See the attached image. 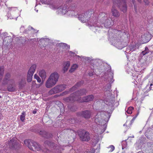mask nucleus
Returning a JSON list of instances; mask_svg holds the SVG:
<instances>
[{"label":"nucleus","mask_w":153,"mask_h":153,"mask_svg":"<svg viewBox=\"0 0 153 153\" xmlns=\"http://www.w3.org/2000/svg\"><path fill=\"white\" fill-rule=\"evenodd\" d=\"M84 83V81H81L77 83L71 89L70 91L72 92L75 91L77 87H78Z\"/></svg>","instance_id":"nucleus-19"},{"label":"nucleus","mask_w":153,"mask_h":153,"mask_svg":"<svg viewBox=\"0 0 153 153\" xmlns=\"http://www.w3.org/2000/svg\"><path fill=\"white\" fill-rule=\"evenodd\" d=\"M84 14L85 13L82 14L79 16L80 20L81 21L83 22H87L89 19L88 18V17L86 15V16H85V15H84Z\"/></svg>","instance_id":"nucleus-21"},{"label":"nucleus","mask_w":153,"mask_h":153,"mask_svg":"<svg viewBox=\"0 0 153 153\" xmlns=\"http://www.w3.org/2000/svg\"><path fill=\"white\" fill-rule=\"evenodd\" d=\"M36 67L35 64L32 65L30 68L27 74V81L28 82H30L32 79V76Z\"/></svg>","instance_id":"nucleus-8"},{"label":"nucleus","mask_w":153,"mask_h":153,"mask_svg":"<svg viewBox=\"0 0 153 153\" xmlns=\"http://www.w3.org/2000/svg\"><path fill=\"white\" fill-rule=\"evenodd\" d=\"M59 75L56 72H54L52 73L49 77L51 79L53 80L56 82H57L58 81Z\"/></svg>","instance_id":"nucleus-16"},{"label":"nucleus","mask_w":153,"mask_h":153,"mask_svg":"<svg viewBox=\"0 0 153 153\" xmlns=\"http://www.w3.org/2000/svg\"><path fill=\"white\" fill-rule=\"evenodd\" d=\"M108 148L110 149V150L109 151V152H112L115 149L114 146L113 145L110 146Z\"/></svg>","instance_id":"nucleus-34"},{"label":"nucleus","mask_w":153,"mask_h":153,"mask_svg":"<svg viewBox=\"0 0 153 153\" xmlns=\"http://www.w3.org/2000/svg\"><path fill=\"white\" fill-rule=\"evenodd\" d=\"M4 40H5V39H4V40H3V41H4Z\"/></svg>","instance_id":"nucleus-46"},{"label":"nucleus","mask_w":153,"mask_h":153,"mask_svg":"<svg viewBox=\"0 0 153 153\" xmlns=\"http://www.w3.org/2000/svg\"><path fill=\"white\" fill-rule=\"evenodd\" d=\"M87 92V91L85 89H80V90L77 92L73 93L70 96L64 99V100L67 102H72L75 101H77V100H75L76 98L78 100L79 99H80V98H81L79 97V96L84 94H85Z\"/></svg>","instance_id":"nucleus-2"},{"label":"nucleus","mask_w":153,"mask_h":153,"mask_svg":"<svg viewBox=\"0 0 153 153\" xmlns=\"http://www.w3.org/2000/svg\"><path fill=\"white\" fill-rule=\"evenodd\" d=\"M94 13V11L93 9H90L88 11L86 12L85 13L84 15L88 17V18H90L91 15Z\"/></svg>","instance_id":"nucleus-23"},{"label":"nucleus","mask_w":153,"mask_h":153,"mask_svg":"<svg viewBox=\"0 0 153 153\" xmlns=\"http://www.w3.org/2000/svg\"><path fill=\"white\" fill-rule=\"evenodd\" d=\"M142 40L144 43L148 42L150 39V36L149 34H144L142 36Z\"/></svg>","instance_id":"nucleus-17"},{"label":"nucleus","mask_w":153,"mask_h":153,"mask_svg":"<svg viewBox=\"0 0 153 153\" xmlns=\"http://www.w3.org/2000/svg\"><path fill=\"white\" fill-rule=\"evenodd\" d=\"M25 112H23L22 113V114L20 116V120L22 122H24L25 120Z\"/></svg>","instance_id":"nucleus-27"},{"label":"nucleus","mask_w":153,"mask_h":153,"mask_svg":"<svg viewBox=\"0 0 153 153\" xmlns=\"http://www.w3.org/2000/svg\"><path fill=\"white\" fill-rule=\"evenodd\" d=\"M65 85H57L53 88L51 89L48 92L50 95H52L58 93L64 90L66 88Z\"/></svg>","instance_id":"nucleus-4"},{"label":"nucleus","mask_w":153,"mask_h":153,"mask_svg":"<svg viewBox=\"0 0 153 153\" xmlns=\"http://www.w3.org/2000/svg\"><path fill=\"white\" fill-rule=\"evenodd\" d=\"M34 78L36 79L37 82H40L41 81V79L36 74H35L34 76Z\"/></svg>","instance_id":"nucleus-32"},{"label":"nucleus","mask_w":153,"mask_h":153,"mask_svg":"<svg viewBox=\"0 0 153 153\" xmlns=\"http://www.w3.org/2000/svg\"><path fill=\"white\" fill-rule=\"evenodd\" d=\"M134 8L135 11L136 12L137 11L136 7L135 5H134Z\"/></svg>","instance_id":"nucleus-41"},{"label":"nucleus","mask_w":153,"mask_h":153,"mask_svg":"<svg viewBox=\"0 0 153 153\" xmlns=\"http://www.w3.org/2000/svg\"><path fill=\"white\" fill-rule=\"evenodd\" d=\"M72 1V0H67L65 4H62L59 7V9L62 13L65 14L69 11V7L67 4L69 2H71Z\"/></svg>","instance_id":"nucleus-11"},{"label":"nucleus","mask_w":153,"mask_h":153,"mask_svg":"<svg viewBox=\"0 0 153 153\" xmlns=\"http://www.w3.org/2000/svg\"><path fill=\"white\" fill-rule=\"evenodd\" d=\"M70 62L68 61H67L64 63V67L63 69V70L64 71V72H65L68 70L70 66Z\"/></svg>","instance_id":"nucleus-24"},{"label":"nucleus","mask_w":153,"mask_h":153,"mask_svg":"<svg viewBox=\"0 0 153 153\" xmlns=\"http://www.w3.org/2000/svg\"><path fill=\"white\" fill-rule=\"evenodd\" d=\"M151 82H152V83L150 84V87L149 88L150 90H151L152 87H151L152 85H153V79H152V80L151 81Z\"/></svg>","instance_id":"nucleus-35"},{"label":"nucleus","mask_w":153,"mask_h":153,"mask_svg":"<svg viewBox=\"0 0 153 153\" xmlns=\"http://www.w3.org/2000/svg\"><path fill=\"white\" fill-rule=\"evenodd\" d=\"M76 7L75 5L74 6H70L69 7L68 10H73L74 11L76 9Z\"/></svg>","instance_id":"nucleus-33"},{"label":"nucleus","mask_w":153,"mask_h":153,"mask_svg":"<svg viewBox=\"0 0 153 153\" xmlns=\"http://www.w3.org/2000/svg\"><path fill=\"white\" fill-rule=\"evenodd\" d=\"M47 150V151H46V152H47V153H48V152H47V151H48V150Z\"/></svg>","instance_id":"nucleus-44"},{"label":"nucleus","mask_w":153,"mask_h":153,"mask_svg":"<svg viewBox=\"0 0 153 153\" xmlns=\"http://www.w3.org/2000/svg\"><path fill=\"white\" fill-rule=\"evenodd\" d=\"M111 19H106L104 22H103L104 25L107 28H108L111 27Z\"/></svg>","instance_id":"nucleus-22"},{"label":"nucleus","mask_w":153,"mask_h":153,"mask_svg":"<svg viewBox=\"0 0 153 153\" xmlns=\"http://www.w3.org/2000/svg\"><path fill=\"white\" fill-rule=\"evenodd\" d=\"M89 76H93V73H89Z\"/></svg>","instance_id":"nucleus-38"},{"label":"nucleus","mask_w":153,"mask_h":153,"mask_svg":"<svg viewBox=\"0 0 153 153\" xmlns=\"http://www.w3.org/2000/svg\"><path fill=\"white\" fill-rule=\"evenodd\" d=\"M125 1L126 0H113V4L115 5L116 3H117V4L119 6L118 4H120V3H121V4H123L122 5V7H123V9L122 7H121V6H119V7L122 12L123 13H125L126 12L127 10V6L125 2Z\"/></svg>","instance_id":"nucleus-9"},{"label":"nucleus","mask_w":153,"mask_h":153,"mask_svg":"<svg viewBox=\"0 0 153 153\" xmlns=\"http://www.w3.org/2000/svg\"><path fill=\"white\" fill-rule=\"evenodd\" d=\"M36 110H33V114H36Z\"/></svg>","instance_id":"nucleus-40"},{"label":"nucleus","mask_w":153,"mask_h":153,"mask_svg":"<svg viewBox=\"0 0 153 153\" xmlns=\"http://www.w3.org/2000/svg\"><path fill=\"white\" fill-rule=\"evenodd\" d=\"M11 75L10 73H7L6 74L2 80V84L3 85H8L7 89L9 91H14L16 90L14 86L15 82L14 79H10Z\"/></svg>","instance_id":"nucleus-1"},{"label":"nucleus","mask_w":153,"mask_h":153,"mask_svg":"<svg viewBox=\"0 0 153 153\" xmlns=\"http://www.w3.org/2000/svg\"><path fill=\"white\" fill-rule=\"evenodd\" d=\"M78 65L76 64H74L71 67L69 70V72L71 73L73 72L77 68H78Z\"/></svg>","instance_id":"nucleus-26"},{"label":"nucleus","mask_w":153,"mask_h":153,"mask_svg":"<svg viewBox=\"0 0 153 153\" xmlns=\"http://www.w3.org/2000/svg\"><path fill=\"white\" fill-rule=\"evenodd\" d=\"M106 14L104 13H101V14H100L99 16V17H101L102 16V20H104V19H105L106 18Z\"/></svg>","instance_id":"nucleus-31"},{"label":"nucleus","mask_w":153,"mask_h":153,"mask_svg":"<svg viewBox=\"0 0 153 153\" xmlns=\"http://www.w3.org/2000/svg\"><path fill=\"white\" fill-rule=\"evenodd\" d=\"M139 2H140L141 1V0H137Z\"/></svg>","instance_id":"nucleus-42"},{"label":"nucleus","mask_w":153,"mask_h":153,"mask_svg":"<svg viewBox=\"0 0 153 153\" xmlns=\"http://www.w3.org/2000/svg\"><path fill=\"white\" fill-rule=\"evenodd\" d=\"M71 122H72V123H74L75 121L74 119H71Z\"/></svg>","instance_id":"nucleus-39"},{"label":"nucleus","mask_w":153,"mask_h":153,"mask_svg":"<svg viewBox=\"0 0 153 153\" xmlns=\"http://www.w3.org/2000/svg\"><path fill=\"white\" fill-rule=\"evenodd\" d=\"M1 96H0V98H1Z\"/></svg>","instance_id":"nucleus-47"},{"label":"nucleus","mask_w":153,"mask_h":153,"mask_svg":"<svg viewBox=\"0 0 153 153\" xmlns=\"http://www.w3.org/2000/svg\"><path fill=\"white\" fill-rule=\"evenodd\" d=\"M65 131H66L65 132L68 133V134H73L75 133L74 130L70 129H67L65 130Z\"/></svg>","instance_id":"nucleus-30"},{"label":"nucleus","mask_w":153,"mask_h":153,"mask_svg":"<svg viewBox=\"0 0 153 153\" xmlns=\"http://www.w3.org/2000/svg\"><path fill=\"white\" fill-rule=\"evenodd\" d=\"M4 71V68L3 66H0V82H1Z\"/></svg>","instance_id":"nucleus-25"},{"label":"nucleus","mask_w":153,"mask_h":153,"mask_svg":"<svg viewBox=\"0 0 153 153\" xmlns=\"http://www.w3.org/2000/svg\"><path fill=\"white\" fill-rule=\"evenodd\" d=\"M149 53V50L147 47H146L145 48V50L144 51H143L142 53L143 54V55H144L147 53Z\"/></svg>","instance_id":"nucleus-29"},{"label":"nucleus","mask_w":153,"mask_h":153,"mask_svg":"<svg viewBox=\"0 0 153 153\" xmlns=\"http://www.w3.org/2000/svg\"><path fill=\"white\" fill-rule=\"evenodd\" d=\"M56 83L53 80L49 77L46 82L45 85L47 88H50L54 85Z\"/></svg>","instance_id":"nucleus-15"},{"label":"nucleus","mask_w":153,"mask_h":153,"mask_svg":"<svg viewBox=\"0 0 153 153\" xmlns=\"http://www.w3.org/2000/svg\"><path fill=\"white\" fill-rule=\"evenodd\" d=\"M105 116L104 112H98L95 116V122L96 124L100 125H104L105 123V121L103 119Z\"/></svg>","instance_id":"nucleus-5"},{"label":"nucleus","mask_w":153,"mask_h":153,"mask_svg":"<svg viewBox=\"0 0 153 153\" xmlns=\"http://www.w3.org/2000/svg\"><path fill=\"white\" fill-rule=\"evenodd\" d=\"M79 135L81 140L83 141H87L90 138L89 133L83 130L79 131Z\"/></svg>","instance_id":"nucleus-7"},{"label":"nucleus","mask_w":153,"mask_h":153,"mask_svg":"<svg viewBox=\"0 0 153 153\" xmlns=\"http://www.w3.org/2000/svg\"><path fill=\"white\" fill-rule=\"evenodd\" d=\"M6 143L9 146V147L13 149L16 148L18 145L16 139L14 138H13L10 141L8 140Z\"/></svg>","instance_id":"nucleus-12"},{"label":"nucleus","mask_w":153,"mask_h":153,"mask_svg":"<svg viewBox=\"0 0 153 153\" xmlns=\"http://www.w3.org/2000/svg\"><path fill=\"white\" fill-rule=\"evenodd\" d=\"M39 75L42 78V81L44 80L46 77V73L45 71L43 70H41L39 71Z\"/></svg>","instance_id":"nucleus-20"},{"label":"nucleus","mask_w":153,"mask_h":153,"mask_svg":"<svg viewBox=\"0 0 153 153\" xmlns=\"http://www.w3.org/2000/svg\"><path fill=\"white\" fill-rule=\"evenodd\" d=\"M145 4L146 5H148L149 3V1L148 0H143Z\"/></svg>","instance_id":"nucleus-36"},{"label":"nucleus","mask_w":153,"mask_h":153,"mask_svg":"<svg viewBox=\"0 0 153 153\" xmlns=\"http://www.w3.org/2000/svg\"><path fill=\"white\" fill-rule=\"evenodd\" d=\"M84 153H94V152L91 151H86L84 152Z\"/></svg>","instance_id":"nucleus-37"},{"label":"nucleus","mask_w":153,"mask_h":153,"mask_svg":"<svg viewBox=\"0 0 153 153\" xmlns=\"http://www.w3.org/2000/svg\"><path fill=\"white\" fill-rule=\"evenodd\" d=\"M134 109V108L132 107H129L128 109L126 112L127 113L130 114L132 113V111Z\"/></svg>","instance_id":"nucleus-28"},{"label":"nucleus","mask_w":153,"mask_h":153,"mask_svg":"<svg viewBox=\"0 0 153 153\" xmlns=\"http://www.w3.org/2000/svg\"><path fill=\"white\" fill-rule=\"evenodd\" d=\"M91 114V112L89 110H86L79 112L78 115L83 117L85 118H89L90 117Z\"/></svg>","instance_id":"nucleus-14"},{"label":"nucleus","mask_w":153,"mask_h":153,"mask_svg":"<svg viewBox=\"0 0 153 153\" xmlns=\"http://www.w3.org/2000/svg\"><path fill=\"white\" fill-rule=\"evenodd\" d=\"M25 145L30 150L34 151H38L41 149L40 145L35 142L30 140H26L24 141Z\"/></svg>","instance_id":"nucleus-3"},{"label":"nucleus","mask_w":153,"mask_h":153,"mask_svg":"<svg viewBox=\"0 0 153 153\" xmlns=\"http://www.w3.org/2000/svg\"><path fill=\"white\" fill-rule=\"evenodd\" d=\"M40 135L46 138H49L52 137V135L50 133H48L44 131H41L39 132Z\"/></svg>","instance_id":"nucleus-18"},{"label":"nucleus","mask_w":153,"mask_h":153,"mask_svg":"<svg viewBox=\"0 0 153 153\" xmlns=\"http://www.w3.org/2000/svg\"><path fill=\"white\" fill-rule=\"evenodd\" d=\"M56 96H57V95H56Z\"/></svg>","instance_id":"nucleus-45"},{"label":"nucleus","mask_w":153,"mask_h":153,"mask_svg":"<svg viewBox=\"0 0 153 153\" xmlns=\"http://www.w3.org/2000/svg\"><path fill=\"white\" fill-rule=\"evenodd\" d=\"M45 145H47L52 149L53 152L54 153H59L61 152L59 147L56 144L48 141H46L45 142Z\"/></svg>","instance_id":"nucleus-6"},{"label":"nucleus","mask_w":153,"mask_h":153,"mask_svg":"<svg viewBox=\"0 0 153 153\" xmlns=\"http://www.w3.org/2000/svg\"><path fill=\"white\" fill-rule=\"evenodd\" d=\"M117 31L119 33H120V32L119 31L117 30Z\"/></svg>","instance_id":"nucleus-43"},{"label":"nucleus","mask_w":153,"mask_h":153,"mask_svg":"<svg viewBox=\"0 0 153 153\" xmlns=\"http://www.w3.org/2000/svg\"><path fill=\"white\" fill-rule=\"evenodd\" d=\"M117 3H116V4L115 5H116L117 4V6L119 7V6H121V7H122L123 9V7H122V5L123 4H121V3H120V4H118L119 5V6H118V4H117ZM115 5L114 4V5L113 6L112 10H111V12L112 13V15L113 16H114V17H119L120 16V13L115 8ZM120 8V7H119ZM120 9H121L120 8ZM121 11L122 10H120Z\"/></svg>","instance_id":"nucleus-13"},{"label":"nucleus","mask_w":153,"mask_h":153,"mask_svg":"<svg viewBox=\"0 0 153 153\" xmlns=\"http://www.w3.org/2000/svg\"><path fill=\"white\" fill-rule=\"evenodd\" d=\"M94 98V97L93 95H90L78 100L76 98L75 100L79 102H87L93 101Z\"/></svg>","instance_id":"nucleus-10"}]
</instances>
